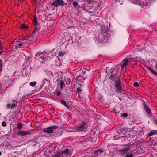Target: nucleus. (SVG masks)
I'll return each instance as SVG.
<instances>
[{"label":"nucleus","mask_w":157,"mask_h":157,"mask_svg":"<svg viewBox=\"0 0 157 157\" xmlns=\"http://www.w3.org/2000/svg\"><path fill=\"white\" fill-rule=\"evenodd\" d=\"M61 103L64 106H65L68 109H69V107L67 105V104H66V102L64 101L63 100H61Z\"/></svg>","instance_id":"obj_19"},{"label":"nucleus","mask_w":157,"mask_h":157,"mask_svg":"<svg viewBox=\"0 0 157 157\" xmlns=\"http://www.w3.org/2000/svg\"><path fill=\"white\" fill-rule=\"evenodd\" d=\"M1 155V152H0V156Z\"/></svg>","instance_id":"obj_50"},{"label":"nucleus","mask_w":157,"mask_h":157,"mask_svg":"<svg viewBox=\"0 0 157 157\" xmlns=\"http://www.w3.org/2000/svg\"><path fill=\"white\" fill-rule=\"evenodd\" d=\"M133 85L134 86L137 87L139 86V84L137 82H135L133 84Z\"/></svg>","instance_id":"obj_32"},{"label":"nucleus","mask_w":157,"mask_h":157,"mask_svg":"<svg viewBox=\"0 0 157 157\" xmlns=\"http://www.w3.org/2000/svg\"><path fill=\"white\" fill-rule=\"evenodd\" d=\"M29 132H28L24 131H20L18 133V135H21L22 136H25L28 134Z\"/></svg>","instance_id":"obj_15"},{"label":"nucleus","mask_w":157,"mask_h":157,"mask_svg":"<svg viewBox=\"0 0 157 157\" xmlns=\"http://www.w3.org/2000/svg\"><path fill=\"white\" fill-rule=\"evenodd\" d=\"M115 86L116 89L120 91L122 90L121 83L119 81H115Z\"/></svg>","instance_id":"obj_9"},{"label":"nucleus","mask_w":157,"mask_h":157,"mask_svg":"<svg viewBox=\"0 0 157 157\" xmlns=\"http://www.w3.org/2000/svg\"><path fill=\"white\" fill-rule=\"evenodd\" d=\"M155 123L157 124V119L155 120Z\"/></svg>","instance_id":"obj_43"},{"label":"nucleus","mask_w":157,"mask_h":157,"mask_svg":"<svg viewBox=\"0 0 157 157\" xmlns=\"http://www.w3.org/2000/svg\"><path fill=\"white\" fill-rule=\"evenodd\" d=\"M85 125L86 123L85 122H82V123L79 125L77 128V131H86V128L85 127Z\"/></svg>","instance_id":"obj_7"},{"label":"nucleus","mask_w":157,"mask_h":157,"mask_svg":"<svg viewBox=\"0 0 157 157\" xmlns=\"http://www.w3.org/2000/svg\"><path fill=\"white\" fill-rule=\"evenodd\" d=\"M128 61L129 59H125L123 60V63L122 65V66L124 67L126 66L127 64V63L128 62Z\"/></svg>","instance_id":"obj_17"},{"label":"nucleus","mask_w":157,"mask_h":157,"mask_svg":"<svg viewBox=\"0 0 157 157\" xmlns=\"http://www.w3.org/2000/svg\"><path fill=\"white\" fill-rule=\"evenodd\" d=\"M36 82L35 81H34L30 82L29 84L30 86H31L34 87L36 85Z\"/></svg>","instance_id":"obj_20"},{"label":"nucleus","mask_w":157,"mask_h":157,"mask_svg":"<svg viewBox=\"0 0 157 157\" xmlns=\"http://www.w3.org/2000/svg\"><path fill=\"white\" fill-rule=\"evenodd\" d=\"M104 150L103 149H99L95 151L94 153L96 155V156H98V155H99V153H101L104 152Z\"/></svg>","instance_id":"obj_10"},{"label":"nucleus","mask_w":157,"mask_h":157,"mask_svg":"<svg viewBox=\"0 0 157 157\" xmlns=\"http://www.w3.org/2000/svg\"><path fill=\"white\" fill-rule=\"evenodd\" d=\"M86 69L85 68H83V69H82L79 71V73H77L76 74V77H77V79H78L79 78H80L79 79L80 80H84L85 79V78H86V77L85 76L84 77L83 76V75L81 74H79V73H81V72H82V73L84 74H85L86 71Z\"/></svg>","instance_id":"obj_5"},{"label":"nucleus","mask_w":157,"mask_h":157,"mask_svg":"<svg viewBox=\"0 0 157 157\" xmlns=\"http://www.w3.org/2000/svg\"><path fill=\"white\" fill-rule=\"evenodd\" d=\"M21 28L25 29H26L28 28V27L25 24H21Z\"/></svg>","instance_id":"obj_21"},{"label":"nucleus","mask_w":157,"mask_h":157,"mask_svg":"<svg viewBox=\"0 0 157 157\" xmlns=\"http://www.w3.org/2000/svg\"><path fill=\"white\" fill-rule=\"evenodd\" d=\"M127 146V145H124V146Z\"/></svg>","instance_id":"obj_49"},{"label":"nucleus","mask_w":157,"mask_h":157,"mask_svg":"<svg viewBox=\"0 0 157 157\" xmlns=\"http://www.w3.org/2000/svg\"><path fill=\"white\" fill-rule=\"evenodd\" d=\"M152 73L154 74V75H157V73L155 72L154 71V72H153V73Z\"/></svg>","instance_id":"obj_42"},{"label":"nucleus","mask_w":157,"mask_h":157,"mask_svg":"<svg viewBox=\"0 0 157 157\" xmlns=\"http://www.w3.org/2000/svg\"><path fill=\"white\" fill-rule=\"evenodd\" d=\"M41 53L38 52L36 53V54L35 55V56L37 58L38 57L40 56L42 54Z\"/></svg>","instance_id":"obj_25"},{"label":"nucleus","mask_w":157,"mask_h":157,"mask_svg":"<svg viewBox=\"0 0 157 157\" xmlns=\"http://www.w3.org/2000/svg\"><path fill=\"white\" fill-rule=\"evenodd\" d=\"M156 66H157V64L156 65Z\"/></svg>","instance_id":"obj_54"},{"label":"nucleus","mask_w":157,"mask_h":157,"mask_svg":"<svg viewBox=\"0 0 157 157\" xmlns=\"http://www.w3.org/2000/svg\"><path fill=\"white\" fill-rule=\"evenodd\" d=\"M117 70H116V71L115 73H112L111 74V75L110 77V79L112 80H113L115 79L116 78V76L117 75Z\"/></svg>","instance_id":"obj_12"},{"label":"nucleus","mask_w":157,"mask_h":157,"mask_svg":"<svg viewBox=\"0 0 157 157\" xmlns=\"http://www.w3.org/2000/svg\"><path fill=\"white\" fill-rule=\"evenodd\" d=\"M157 134V131H151L148 134L147 137H149L152 136Z\"/></svg>","instance_id":"obj_16"},{"label":"nucleus","mask_w":157,"mask_h":157,"mask_svg":"<svg viewBox=\"0 0 157 157\" xmlns=\"http://www.w3.org/2000/svg\"><path fill=\"white\" fill-rule=\"evenodd\" d=\"M122 132V131L120 130V131H117L115 133V135L114 136V139L115 140H117L119 139L120 137L118 135V134H120Z\"/></svg>","instance_id":"obj_13"},{"label":"nucleus","mask_w":157,"mask_h":157,"mask_svg":"<svg viewBox=\"0 0 157 157\" xmlns=\"http://www.w3.org/2000/svg\"><path fill=\"white\" fill-rule=\"evenodd\" d=\"M3 52L2 51H1L0 52V55Z\"/></svg>","instance_id":"obj_47"},{"label":"nucleus","mask_w":157,"mask_h":157,"mask_svg":"<svg viewBox=\"0 0 157 157\" xmlns=\"http://www.w3.org/2000/svg\"><path fill=\"white\" fill-rule=\"evenodd\" d=\"M58 80H59L58 78H54L53 79V81L55 82H57Z\"/></svg>","instance_id":"obj_34"},{"label":"nucleus","mask_w":157,"mask_h":157,"mask_svg":"<svg viewBox=\"0 0 157 157\" xmlns=\"http://www.w3.org/2000/svg\"><path fill=\"white\" fill-rule=\"evenodd\" d=\"M77 91L78 93H81L82 91V90L79 88H78L77 89Z\"/></svg>","instance_id":"obj_29"},{"label":"nucleus","mask_w":157,"mask_h":157,"mask_svg":"<svg viewBox=\"0 0 157 157\" xmlns=\"http://www.w3.org/2000/svg\"><path fill=\"white\" fill-rule=\"evenodd\" d=\"M94 0H86V2H87L88 3L90 4L93 2Z\"/></svg>","instance_id":"obj_31"},{"label":"nucleus","mask_w":157,"mask_h":157,"mask_svg":"<svg viewBox=\"0 0 157 157\" xmlns=\"http://www.w3.org/2000/svg\"><path fill=\"white\" fill-rule=\"evenodd\" d=\"M147 69H149V70H150V71H151L152 73H153V72H154V71L153 70H152V69H151V68H150V67H147Z\"/></svg>","instance_id":"obj_33"},{"label":"nucleus","mask_w":157,"mask_h":157,"mask_svg":"<svg viewBox=\"0 0 157 157\" xmlns=\"http://www.w3.org/2000/svg\"><path fill=\"white\" fill-rule=\"evenodd\" d=\"M101 41H104V40H103L102 39H101Z\"/></svg>","instance_id":"obj_51"},{"label":"nucleus","mask_w":157,"mask_h":157,"mask_svg":"<svg viewBox=\"0 0 157 157\" xmlns=\"http://www.w3.org/2000/svg\"><path fill=\"white\" fill-rule=\"evenodd\" d=\"M33 23L34 25H36V27H38L37 26V23L36 19H35V20L33 22Z\"/></svg>","instance_id":"obj_26"},{"label":"nucleus","mask_w":157,"mask_h":157,"mask_svg":"<svg viewBox=\"0 0 157 157\" xmlns=\"http://www.w3.org/2000/svg\"><path fill=\"white\" fill-rule=\"evenodd\" d=\"M78 79H75L73 80V81L74 82H77L78 81Z\"/></svg>","instance_id":"obj_38"},{"label":"nucleus","mask_w":157,"mask_h":157,"mask_svg":"<svg viewBox=\"0 0 157 157\" xmlns=\"http://www.w3.org/2000/svg\"><path fill=\"white\" fill-rule=\"evenodd\" d=\"M88 140L90 141H94V140H93V138H92V137H90L89 138V139Z\"/></svg>","instance_id":"obj_36"},{"label":"nucleus","mask_w":157,"mask_h":157,"mask_svg":"<svg viewBox=\"0 0 157 157\" xmlns=\"http://www.w3.org/2000/svg\"><path fill=\"white\" fill-rule=\"evenodd\" d=\"M36 29L33 30L32 32V35L31 36H30L29 37H32L33 36H34L35 35V33L36 32V31L37 30V29H38V27H35Z\"/></svg>","instance_id":"obj_22"},{"label":"nucleus","mask_w":157,"mask_h":157,"mask_svg":"<svg viewBox=\"0 0 157 157\" xmlns=\"http://www.w3.org/2000/svg\"><path fill=\"white\" fill-rule=\"evenodd\" d=\"M45 153V152L44 151H40V153L42 154H44Z\"/></svg>","instance_id":"obj_41"},{"label":"nucleus","mask_w":157,"mask_h":157,"mask_svg":"<svg viewBox=\"0 0 157 157\" xmlns=\"http://www.w3.org/2000/svg\"><path fill=\"white\" fill-rule=\"evenodd\" d=\"M58 128L56 126H53L48 127L45 130L43 131V132L45 133H51L53 132L54 130Z\"/></svg>","instance_id":"obj_6"},{"label":"nucleus","mask_w":157,"mask_h":157,"mask_svg":"<svg viewBox=\"0 0 157 157\" xmlns=\"http://www.w3.org/2000/svg\"><path fill=\"white\" fill-rule=\"evenodd\" d=\"M128 114L126 113H123L122 114V116L124 117H126L128 116Z\"/></svg>","instance_id":"obj_35"},{"label":"nucleus","mask_w":157,"mask_h":157,"mask_svg":"<svg viewBox=\"0 0 157 157\" xmlns=\"http://www.w3.org/2000/svg\"><path fill=\"white\" fill-rule=\"evenodd\" d=\"M46 156H47V157H48V156L47 155H46Z\"/></svg>","instance_id":"obj_53"},{"label":"nucleus","mask_w":157,"mask_h":157,"mask_svg":"<svg viewBox=\"0 0 157 157\" xmlns=\"http://www.w3.org/2000/svg\"><path fill=\"white\" fill-rule=\"evenodd\" d=\"M2 47L1 46V45H0V50H1L2 49Z\"/></svg>","instance_id":"obj_45"},{"label":"nucleus","mask_w":157,"mask_h":157,"mask_svg":"<svg viewBox=\"0 0 157 157\" xmlns=\"http://www.w3.org/2000/svg\"><path fill=\"white\" fill-rule=\"evenodd\" d=\"M27 40V39H26L25 38H22L21 39V40L22 41H24V40Z\"/></svg>","instance_id":"obj_39"},{"label":"nucleus","mask_w":157,"mask_h":157,"mask_svg":"<svg viewBox=\"0 0 157 157\" xmlns=\"http://www.w3.org/2000/svg\"><path fill=\"white\" fill-rule=\"evenodd\" d=\"M101 36H99V39H101Z\"/></svg>","instance_id":"obj_48"},{"label":"nucleus","mask_w":157,"mask_h":157,"mask_svg":"<svg viewBox=\"0 0 157 157\" xmlns=\"http://www.w3.org/2000/svg\"><path fill=\"white\" fill-rule=\"evenodd\" d=\"M60 92H58L57 93V95H58V96H59L60 95Z\"/></svg>","instance_id":"obj_44"},{"label":"nucleus","mask_w":157,"mask_h":157,"mask_svg":"<svg viewBox=\"0 0 157 157\" xmlns=\"http://www.w3.org/2000/svg\"><path fill=\"white\" fill-rule=\"evenodd\" d=\"M38 59L41 63H43L44 60L47 59H46V55L43 54V56H40L39 58Z\"/></svg>","instance_id":"obj_11"},{"label":"nucleus","mask_w":157,"mask_h":157,"mask_svg":"<svg viewBox=\"0 0 157 157\" xmlns=\"http://www.w3.org/2000/svg\"><path fill=\"white\" fill-rule=\"evenodd\" d=\"M22 45H23V44L22 43H20L19 44H18V45L20 47H21L22 46Z\"/></svg>","instance_id":"obj_40"},{"label":"nucleus","mask_w":157,"mask_h":157,"mask_svg":"<svg viewBox=\"0 0 157 157\" xmlns=\"http://www.w3.org/2000/svg\"><path fill=\"white\" fill-rule=\"evenodd\" d=\"M64 52H59V55L60 56H64Z\"/></svg>","instance_id":"obj_28"},{"label":"nucleus","mask_w":157,"mask_h":157,"mask_svg":"<svg viewBox=\"0 0 157 157\" xmlns=\"http://www.w3.org/2000/svg\"><path fill=\"white\" fill-rule=\"evenodd\" d=\"M22 128V125L21 123H19L18 124L17 128L18 129H20Z\"/></svg>","instance_id":"obj_23"},{"label":"nucleus","mask_w":157,"mask_h":157,"mask_svg":"<svg viewBox=\"0 0 157 157\" xmlns=\"http://www.w3.org/2000/svg\"><path fill=\"white\" fill-rule=\"evenodd\" d=\"M87 71H89V70H88Z\"/></svg>","instance_id":"obj_52"},{"label":"nucleus","mask_w":157,"mask_h":157,"mask_svg":"<svg viewBox=\"0 0 157 157\" xmlns=\"http://www.w3.org/2000/svg\"><path fill=\"white\" fill-rule=\"evenodd\" d=\"M66 4L63 0H54L52 4V5L54 6L55 7L63 6Z\"/></svg>","instance_id":"obj_4"},{"label":"nucleus","mask_w":157,"mask_h":157,"mask_svg":"<svg viewBox=\"0 0 157 157\" xmlns=\"http://www.w3.org/2000/svg\"><path fill=\"white\" fill-rule=\"evenodd\" d=\"M34 2L35 3L36 2V0H33Z\"/></svg>","instance_id":"obj_46"},{"label":"nucleus","mask_w":157,"mask_h":157,"mask_svg":"<svg viewBox=\"0 0 157 157\" xmlns=\"http://www.w3.org/2000/svg\"><path fill=\"white\" fill-rule=\"evenodd\" d=\"M78 5V3L77 1H74L73 3V5L74 7L77 6Z\"/></svg>","instance_id":"obj_24"},{"label":"nucleus","mask_w":157,"mask_h":157,"mask_svg":"<svg viewBox=\"0 0 157 157\" xmlns=\"http://www.w3.org/2000/svg\"><path fill=\"white\" fill-rule=\"evenodd\" d=\"M143 106L144 109L146 113L149 115L151 114V112L150 108L146 105L145 103L143 104Z\"/></svg>","instance_id":"obj_8"},{"label":"nucleus","mask_w":157,"mask_h":157,"mask_svg":"<svg viewBox=\"0 0 157 157\" xmlns=\"http://www.w3.org/2000/svg\"><path fill=\"white\" fill-rule=\"evenodd\" d=\"M2 63L1 60L0 59V69L2 70Z\"/></svg>","instance_id":"obj_27"},{"label":"nucleus","mask_w":157,"mask_h":157,"mask_svg":"<svg viewBox=\"0 0 157 157\" xmlns=\"http://www.w3.org/2000/svg\"><path fill=\"white\" fill-rule=\"evenodd\" d=\"M43 85H44L45 84H48V83H50V81L47 78H44L43 81Z\"/></svg>","instance_id":"obj_18"},{"label":"nucleus","mask_w":157,"mask_h":157,"mask_svg":"<svg viewBox=\"0 0 157 157\" xmlns=\"http://www.w3.org/2000/svg\"><path fill=\"white\" fill-rule=\"evenodd\" d=\"M44 54L46 55V59H48L49 58H50L49 56L47 55L46 54Z\"/></svg>","instance_id":"obj_37"},{"label":"nucleus","mask_w":157,"mask_h":157,"mask_svg":"<svg viewBox=\"0 0 157 157\" xmlns=\"http://www.w3.org/2000/svg\"><path fill=\"white\" fill-rule=\"evenodd\" d=\"M6 124L5 121H3L2 123V126L5 127L6 126Z\"/></svg>","instance_id":"obj_30"},{"label":"nucleus","mask_w":157,"mask_h":157,"mask_svg":"<svg viewBox=\"0 0 157 157\" xmlns=\"http://www.w3.org/2000/svg\"><path fill=\"white\" fill-rule=\"evenodd\" d=\"M18 101L14 100L12 101V103H9L6 105L7 109H13L17 106Z\"/></svg>","instance_id":"obj_3"},{"label":"nucleus","mask_w":157,"mask_h":157,"mask_svg":"<svg viewBox=\"0 0 157 157\" xmlns=\"http://www.w3.org/2000/svg\"><path fill=\"white\" fill-rule=\"evenodd\" d=\"M130 147L128 146L127 147L119 150V152L121 156H124L126 155L125 157H132L133 156L132 154L130 153L127 154L130 151Z\"/></svg>","instance_id":"obj_1"},{"label":"nucleus","mask_w":157,"mask_h":157,"mask_svg":"<svg viewBox=\"0 0 157 157\" xmlns=\"http://www.w3.org/2000/svg\"><path fill=\"white\" fill-rule=\"evenodd\" d=\"M58 85L60 86V88L61 89L64 88L65 87L64 82L62 80H60L59 81Z\"/></svg>","instance_id":"obj_14"},{"label":"nucleus","mask_w":157,"mask_h":157,"mask_svg":"<svg viewBox=\"0 0 157 157\" xmlns=\"http://www.w3.org/2000/svg\"><path fill=\"white\" fill-rule=\"evenodd\" d=\"M72 153V151L71 150H69L68 148H67L60 152L55 154V157H59L62 156L64 154L66 155L67 156H70L71 155Z\"/></svg>","instance_id":"obj_2"}]
</instances>
